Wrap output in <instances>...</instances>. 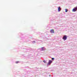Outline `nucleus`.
Segmentation results:
<instances>
[{
    "label": "nucleus",
    "instance_id": "5",
    "mask_svg": "<svg viewBox=\"0 0 77 77\" xmlns=\"http://www.w3.org/2000/svg\"><path fill=\"white\" fill-rule=\"evenodd\" d=\"M58 12H60V11H61V8H60V7H59L58 9Z\"/></svg>",
    "mask_w": 77,
    "mask_h": 77
},
{
    "label": "nucleus",
    "instance_id": "7",
    "mask_svg": "<svg viewBox=\"0 0 77 77\" xmlns=\"http://www.w3.org/2000/svg\"><path fill=\"white\" fill-rule=\"evenodd\" d=\"M65 12H68V9H65Z\"/></svg>",
    "mask_w": 77,
    "mask_h": 77
},
{
    "label": "nucleus",
    "instance_id": "3",
    "mask_svg": "<svg viewBox=\"0 0 77 77\" xmlns=\"http://www.w3.org/2000/svg\"><path fill=\"white\" fill-rule=\"evenodd\" d=\"M77 11V6L75 8L72 10L73 12H76Z\"/></svg>",
    "mask_w": 77,
    "mask_h": 77
},
{
    "label": "nucleus",
    "instance_id": "12",
    "mask_svg": "<svg viewBox=\"0 0 77 77\" xmlns=\"http://www.w3.org/2000/svg\"><path fill=\"white\" fill-rule=\"evenodd\" d=\"M49 75L50 77H51V75Z\"/></svg>",
    "mask_w": 77,
    "mask_h": 77
},
{
    "label": "nucleus",
    "instance_id": "4",
    "mask_svg": "<svg viewBox=\"0 0 77 77\" xmlns=\"http://www.w3.org/2000/svg\"><path fill=\"white\" fill-rule=\"evenodd\" d=\"M51 63H52V61L49 60L48 64V65H50L51 64Z\"/></svg>",
    "mask_w": 77,
    "mask_h": 77
},
{
    "label": "nucleus",
    "instance_id": "9",
    "mask_svg": "<svg viewBox=\"0 0 77 77\" xmlns=\"http://www.w3.org/2000/svg\"><path fill=\"white\" fill-rule=\"evenodd\" d=\"M32 43L33 44H35V41H33V42H32Z\"/></svg>",
    "mask_w": 77,
    "mask_h": 77
},
{
    "label": "nucleus",
    "instance_id": "11",
    "mask_svg": "<svg viewBox=\"0 0 77 77\" xmlns=\"http://www.w3.org/2000/svg\"><path fill=\"white\" fill-rule=\"evenodd\" d=\"M43 62H44V63H46V61L45 60L43 61Z\"/></svg>",
    "mask_w": 77,
    "mask_h": 77
},
{
    "label": "nucleus",
    "instance_id": "2",
    "mask_svg": "<svg viewBox=\"0 0 77 77\" xmlns=\"http://www.w3.org/2000/svg\"><path fill=\"white\" fill-rule=\"evenodd\" d=\"M39 50H40V51H44L46 50V49L44 47H42L41 49L39 48Z\"/></svg>",
    "mask_w": 77,
    "mask_h": 77
},
{
    "label": "nucleus",
    "instance_id": "10",
    "mask_svg": "<svg viewBox=\"0 0 77 77\" xmlns=\"http://www.w3.org/2000/svg\"><path fill=\"white\" fill-rule=\"evenodd\" d=\"M52 60H54V58H52Z\"/></svg>",
    "mask_w": 77,
    "mask_h": 77
},
{
    "label": "nucleus",
    "instance_id": "8",
    "mask_svg": "<svg viewBox=\"0 0 77 77\" xmlns=\"http://www.w3.org/2000/svg\"><path fill=\"white\" fill-rule=\"evenodd\" d=\"M16 63H20V62L19 61H16Z\"/></svg>",
    "mask_w": 77,
    "mask_h": 77
},
{
    "label": "nucleus",
    "instance_id": "6",
    "mask_svg": "<svg viewBox=\"0 0 77 77\" xmlns=\"http://www.w3.org/2000/svg\"><path fill=\"white\" fill-rule=\"evenodd\" d=\"M51 33H54V30L53 29H52L51 30Z\"/></svg>",
    "mask_w": 77,
    "mask_h": 77
},
{
    "label": "nucleus",
    "instance_id": "1",
    "mask_svg": "<svg viewBox=\"0 0 77 77\" xmlns=\"http://www.w3.org/2000/svg\"><path fill=\"white\" fill-rule=\"evenodd\" d=\"M63 39L64 40V41H65V40H66L67 39V35H64L63 37Z\"/></svg>",
    "mask_w": 77,
    "mask_h": 77
}]
</instances>
